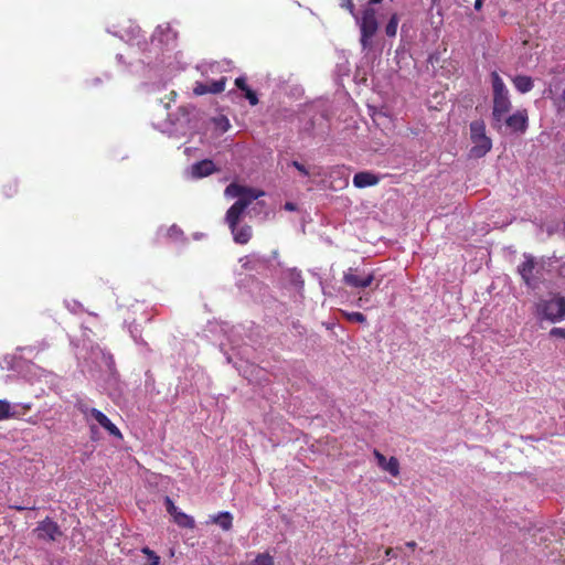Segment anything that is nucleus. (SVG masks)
<instances>
[{
  "label": "nucleus",
  "instance_id": "obj_1",
  "mask_svg": "<svg viewBox=\"0 0 565 565\" xmlns=\"http://www.w3.org/2000/svg\"><path fill=\"white\" fill-rule=\"evenodd\" d=\"M225 194L237 198V201L227 210L225 215V221L233 234L234 242L241 245L247 244L252 238V227L249 225L238 227V223L248 205L263 196L264 192L254 188L231 183L226 186Z\"/></svg>",
  "mask_w": 565,
  "mask_h": 565
},
{
  "label": "nucleus",
  "instance_id": "obj_2",
  "mask_svg": "<svg viewBox=\"0 0 565 565\" xmlns=\"http://www.w3.org/2000/svg\"><path fill=\"white\" fill-rule=\"evenodd\" d=\"M490 77L492 85V127L499 130L502 128L503 118L512 109V102L510 92L499 73L493 71Z\"/></svg>",
  "mask_w": 565,
  "mask_h": 565
},
{
  "label": "nucleus",
  "instance_id": "obj_3",
  "mask_svg": "<svg viewBox=\"0 0 565 565\" xmlns=\"http://www.w3.org/2000/svg\"><path fill=\"white\" fill-rule=\"evenodd\" d=\"M534 313L539 320L551 323L565 320V297L558 292L550 294L535 303Z\"/></svg>",
  "mask_w": 565,
  "mask_h": 565
},
{
  "label": "nucleus",
  "instance_id": "obj_4",
  "mask_svg": "<svg viewBox=\"0 0 565 565\" xmlns=\"http://www.w3.org/2000/svg\"><path fill=\"white\" fill-rule=\"evenodd\" d=\"M360 26V43L363 50H369L372 46V39L379 30V22L376 19V11L373 8H365L362 11L361 18L358 20Z\"/></svg>",
  "mask_w": 565,
  "mask_h": 565
},
{
  "label": "nucleus",
  "instance_id": "obj_5",
  "mask_svg": "<svg viewBox=\"0 0 565 565\" xmlns=\"http://www.w3.org/2000/svg\"><path fill=\"white\" fill-rule=\"evenodd\" d=\"M502 125L511 134L523 135L529 128V113L525 108L518 109L503 118Z\"/></svg>",
  "mask_w": 565,
  "mask_h": 565
},
{
  "label": "nucleus",
  "instance_id": "obj_6",
  "mask_svg": "<svg viewBox=\"0 0 565 565\" xmlns=\"http://www.w3.org/2000/svg\"><path fill=\"white\" fill-rule=\"evenodd\" d=\"M82 413L85 416L90 415L104 429H106L109 435L117 437L119 439L122 438V434L118 429V427L111 423V420L99 409L97 408H82Z\"/></svg>",
  "mask_w": 565,
  "mask_h": 565
},
{
  "label": "nucleus",
  "instance_id": "obj_7",
  "mask_svg": "<svg viewBox=\"0 0 565 565\" xmlns=\"http://www.w3.org/2000/svg\"><path fill=\"white\" fill-rule=\"evenodd\" d=\"M374 280V275L370 274H359L358 269L349 268L343 275V281L347 286L353 288H366L371 286Z\"/></svg>",
  "mask_w": 565,
  "mask_h": 565
},
{
  "label": "nucleus",
  "instance_id": "obj_8",
  "mask_svg": "<svg viewBox=\"0 0 565 565\" xmlns=\"http://www.w3.org/2000/svg\"><path fill=\"white\" fill-rule=\"evenodd\" d=\"M62 536L63 532L61 531L58 524L49 518L38 524V537L55 542L58 541Z\"/></svg>",
  "mask_w": 565,
  "mask_h": 565
},
{
  "label": "nucleus",
  "instance_id": "obj_9",
  "mask_svg": "<svg viewBox=\"0 0 565 565\" xmlns=\"http://www.w3.org/2000/svg\"><path fill=\"white\" fill-rule=\"evenodd\" d=\"M536 267L535 258L532 255L524 254V260L518 266V273L527 287H534V269Z\"/></svg>",
  "mask_w": 565,
  "mask_h": 565
},
{
  "label": "nucleus",
  "instance_id": "obj_10",
  "mask_svg": "<svg viewBox=\"0 0 565 565\" xmlns=\"http://www.w3.org/2000/svg\"><path fill=\"white\" fill-rule=\"evenodd\" d=\"M373 455L381 469L387 471L391 476L397 477L399 475V461L396 457H391L388 460L377 449H374Z\"/></svg>",
  "mask_w": 565,
  "mask_h": 565
},
{
  "label": "nucleus",
  "instance_id": "obj_11",
  "mask_svg": "<svg viewBox=\"0 0 565 565\" xmlns=\"http://www.w3.org/2000/svg\"><path fill=\"white\" fill-rule=\"evenodd\" d=\"M473 146L470 149V157L482 158L492 148V140L488 136L470 138Z\"/></svg>",
  "mask_w": 565,
  "mask_h": 565
},
{
  "label": "nucleus",
  "instance_id": "obj_12",
  "mask_svg": "<svg viewBox=\"0 0 565 565\" xmlns=\"http://www.w3.org/2000/svg\"><path fill=\"white\" fill-rule=\"evenodd\" d=\"M215 171H216L215 164L210 159H204L199 162H195L191 167V174L193 178H196V179L209 177Z\"/></svg>",
  "mask_w": 565,
  "mask_h": 565
},
{
  "label": "nucleus",
  "instance_id": "obj_13",
  "mask_svg": "<svg viewBox=\"0 0 565 565\" xmlns=\"http://www.w3.org/2000/svg\"><path fill=\"white\" fill-rule=\"evenodd\" d=\"M380 178L370 171H361L354 174L353 185L359 189L376 185Z\"/></svg>",
  "mask_w": 565,
  "mask_h": 565
},
{
  "label": "nucleus",
  "instance_id": "obj_14",
  "mask_svg": "<svg viewBox=\"0 0 565 565\" xmlns=\"http://www.w3.org/2000/svg\"><path fill=\"white\" fill-rule=\"evenodd\" d=\"M235 86L244 93V97L248 100L252 106H256L258 104V96L256 92L249 88L246 83V78L241 76L235 79Z\"/></svg>",
  "mask_w": 565,
  "mask_h": 565
},
{
  "label": "nucleus",
  "instance_id": "obj_15",
  "mask_svg": "<svg viewBox=\"0 0 565 565\" xmlns=\"http://www.w3.org/2000/svg\"><path fill=\"white\" fill-rule=\"evenodd\" d=\"M512 83L515 87V89L521 93L525 94L533 89L534 82L532 77L526 75H516L512 78Z\"/></svg>",
  "mask_w": 565,
  "mask_h": 565
},
{
  "label": "nucleus",
  "instance_id": "obj_16",
  "mask_svg": "<svg viewBox=\"0 0 565 565\" xmlns=\"http://www.w3.org/2000/svg\"><path fill=\"white\" fill-rule=\"evenodd\" d=\"M212 522L217 524L223 531H230L233 526V516L230 512H220L213 516Z\"/></svg>",
  "mask_w": 565,
  "mask_h": 565
},
{
  "label": "nucleus",
  "instance_id": "obj_17",
  "mask_svg": "<svg viewBox=\"0 0 565 565\" xmlns=\"http://www.w3.org/2000/svg\"><path fill=\"white\" fill-rule=\"evenodd\" d=\"M173 518V521L181 527L193 529L195 522L192 516L179 511Z\"/></svg>",
  "mask_w": 565,
  "mask_h": 565
},
{
  "label": "nucleus",
  "instance_id": "obj_18",
  "mask_svg": "<svg viewBox=\"0 0 565 565\" xmlns=\"http://www.w3.org/2000/svg\"><path fill=\"white\" fill-rule=\"evenodd\" d=\"M486 134V124L482 119L473 120L470 122V138L475 137H484Z\"/></svg>",
  "mask_w": 565,
  "mask_h": 565
},
{
  "label": "nucleus",
  "instance_id": "obj_19",
  "mask_svg": "<svg viewBox=\"0 0 565 565\" xmlns=\"http://www.w3.org/2000/svg\"><path fill=\"white\" fill-rule=\"evenodd\" d=\"M249 565H275L274 557L268 553H258Z\"/></svg>",
  "mask_w": 565,
  "mask_h": 565
},
{
  "label": "nucleus",
  "instance_id": "obj_20",
  "mask_svg": "<svg viewBox=\"0 0 565 565\" xmlns=\"http://www.w3.org/2000/svg\"><path fill=\"white\" fill-rule=\"evenodd\" d=\"M397 26H398V15L396 13L392 14L386 26H385V33L388 38H394L397 33Z\"/></svg>",
  "mask_w": 565,
  "mask_h": 565
},
{
  "label": "nucleus",
  "instance_id": "obj_21",
  "mask_svg": "<svg viewBox=\"0 0 565 565\" xmlns=\"http://www.w3.org/2000/svg\"><path fill=\"white\" fill-rule=\"evenodd\" d=\"M141 552L148 558V562L145 565H159L160 564V556L157 555V553L154 551L150 550L148 546L142 547Z\"/></svg>",
  "mask_w": 565,
  "mask_h": 565
},
{
  "label": "nucleus",
  "instance_id": "obj_22",
  "mask_svg": "<svg viewBox=\"0 0 565 565\" xmlns=\"http://www.w3.org/2000/svg\"><path fill=\"white\" fill-rule=\"evenodd\" d=\"M225 83H226L225 77H222L217 81H212L209 84V92L211 94H218V93L223 92L225 89Z\"/></svg>",
  "mask_w": 565,
  "mask_h": 565
},
{
  "label": "nucleus",
  "instance_id": "obj_23",
  "mask_svg": "<svg viewBox=\"0 0 565 565\" xmlns=\"http://www.w3.org/2000/svg\"><path fill=\"white\" fill-rule=\"evenodd\" d=\"M343 316L350 322L364 323L366 321V317L361 312H347L343 311Z\"/></svg>",
  "mask_w": 565,
  "mask_h": 565
},
{
  "label": "nucleus",
  "instance_id": "obj_24",
  "mask_svg": "<svg viewBox=\"0 0 565 565\" xmlns=\"http://www.w3.org/2000/svg\"><path fill=\"white\" fill-rule=\"evenodd\" d=\"M13 416L11 406L7 401L0 399V420L8 419Z\"/></svg>",
  "mask_w": 565,
  "mask_h": 565
},
{
  "label": "nucleus",
  "instance_id": "obj_25",
  "mask_svg": "<svg viewBox=\"0 0 565 565\" xmlns=\"http://www.w3.org/2000/svg\"><path fill=\"white\" fill-rule=\"evenodd\" d=\"M340 6H341V8L348 10L351 15L356 18L355 6L353 3V0H340Z\"/></svg>",
  "mask_w": 565,
  "mask_h": 565
},
{
  "label": "nucleus",
  "instance_id": "obj_26",
  "mask_svg": "<svg viewBox=\"0 0 565 565\" xmlns=\"http://www.w3.org/2000/svg\"><path fill=\"white\" fill-rule=\"evenodd\" d=\"M193 92L198 96L209 94V84L196 83L195 87L193 88Z\"/></svg>",
  "mask_w": 565,
  "mask_h": 565
},
{
  "label": "nucleus",
  "instance_id": "obj_27",
  "mask_svg": "<svg viewBox=\"0 0 565 565\" xmlns=\"http://www.w3.org/2000/svg\"><path fill=\"white\" fill-rule=\"evenodd\" d=\"M166 508L171 516H174L179 512L178 508L169 497H166Z\"/></svg>",
  "mask_w": 565,
  "mask_h": 565
},
{
  "label": "nucleus",
  "instance_id": "obj_28",
  "mask_svg": "<svg viewBox=\"0 0 565 565\" xmlns=\"http://www.w3.org/2000/svg\"><path fill=\"white\" fill-rule=\"evenodd\" d=\"M550 335L554 338H562L565 340V329L554 327L551 329Z\"/></svg>",
  "mask_w": 565,
  "mask_h": 565
},
{
  "label": "nucleus",
  "instance_id": "obj_29",
  "mask_svg": "<svg viewBox=\"0 0 565 565\" xmlns=\"http://www.w3.org/2000/svg\"><path fill=\"white\" fill-rule=\"evenodd\" d=\"M291 166L294 168H296L302 175H305V177L309 175L308 169L302 163H300L299 161H296V160L292 161Z\"/></svg>",
  "mask_w": 565,
  "mask_h": 565
},
{
  "label": "nucleus",
  "instance_id": "obj_30",
  "mask_svg": "<svg viewBox=\"0 0 565 565\" xmlns=\"http://www.w3.org/2000/svg\"><path fill=\"white\" fill-rule=\"evenodd\" d=\"M221 121H222L223 130H227V128L230 127V122H228L227 118L223 117L221 119Z\"/></svg>",
  "mask_w": 565,
  "mask_h": 565
},
{
  "label": "nucleus",
  "instance_id": "obj_31",
  "mask_svg": "<svg viewBox=\"0 0 565 565\" xmlns=\"http://www.w3.org/2000/svg\"><path fill=\"white\" fill-rule=\"evenodd\" d=\"M221 121H222L223 130H227V128L230 127V122H228L227 118L223 117L221 119Z\"/></svg>",
  "mask_w": 565,
  "mask_h": 565
},
{
  "label": "nucleus",
  "instance_id": "obj_32",
  "mask_svg": "<svg viewBox=\"0 0 565 565\" xmlns=\"http://www.w3.org/2000/svg\"><path fill=\"white\" fill-rule=\"evenodd\" d=\"M385 555H386L387 557H393V556H394V550H393L392 547H387V548L385 550Z\"/></svg>",
  "mask_w": 565,
  "mask_h": 565
},
{
  "label": "nucleus",
  "instance_id": "obj_33",
  "mask_svg": "<svg viewBox=\"0 0 565 565\" xmlns=\"http://www.w3.org/2000/svg\"><path fill=\"white\" fill-rule=\"evenodd\" d=\"M483 1L482 0H476L475 1V9L480 10L482 8Z\"/></svg>",
  "mask_w": 565,
  "mask_h": 565
},
{
  "label": "nucleus",
  "instance_id": "obj_34",
  "mask_svg": "<svg viewBox=\"0 0 565 565\" xmlns=\"http://www.w3.org/2000/svg\"><path fill=\"white\" fill-rule=\"evenodd\" d=\"M406 546L414 550L417 546V543L415 541L406 542Z\"/></svg>",
  "mask_w": 565,
  "mask_h": 565
},
{
  "label": "nucleus",
  "instance_id": "obj_35",
  "mask_svg": "<svg viewBox=\"0 0 565 565\" xmlns=\"http://www.w3.org/2000/svg\"><path fill=\"white\" fill-rule=\"evenodd\" d=\"M89 429H90V433H92V438H94L95 434H97V427L95 425H90Z\"/></svg>",
  "mask_w": 565,
  "mask_h": 565
},
{
  "label": "nucleus",
  "instance_id": "obj_36",
  "mask_svg": "<svg viewBox=\"0 0 565 565\" xmlns=\"http://www.w3.org/2000/svg\"><path fill=\"white\" fill-rule=\"evenodd\" d=\"M285 209H286V210H289V211H294V210H295V204H294V203L288 202V203H286Z\"/></svg>",
  "mask_w": 565,
  "mask_h": 565
},
{
  "label": "nucleus",
  "instance_id": "obj_37",
  "mask_svg": "<svg viewBox=\"0 0 565 565\" xmlns=\"http://www.w3.org/2000/svg\"><path fill=\"white\" fill-rule=\"evenodd\" d=\"M383 0H369L370 3L372 4H377V3H381Z\"/></svg>",
  "mask_w": 565,
  "mask_h": 565
}]
</instances>
